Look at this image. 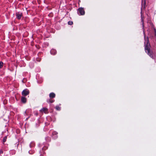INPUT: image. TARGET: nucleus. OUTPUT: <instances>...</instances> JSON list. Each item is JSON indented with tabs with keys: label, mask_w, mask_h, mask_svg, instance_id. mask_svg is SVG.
<instances>
[{
	"label": "nucleus",
	"mask_w": 156,
	"mask_h": 156,
	"mask_svg": "<svg viewBox=\"0 0 156 156\" xmlns=\"http://www.w3.org/2000/svg\"><path fill=\"white\" fill-rule=\"evenodd\" d=\"M148 41H147V44L145 45V50L146 52L147 53L148 55L150 56L151 58H153V53L151 51L150 49V44L148 42Z\"/></svg>",
	"instance_id": "nucleus-1"
},
{
	"label": "nucleus",
	"mask_w": 156,
	"mask_h": 156,
	"mask_svg": "<svg viewBox=\"0 0 156 156\" xmlns=\"http://www.w3.org/2000/svg\"><path fill=\"white\" fill-rule=\"evenodd\" d=\"M29 93V91L25 89L22 92V95L24 96H26L27 95H28Z\"/></svg>",
	"instance_id": "nucleus-2"
},
{
	"label": "nucleus",
	"mask_w": 156,
	"mask_h": 156,
	"mask_svg": "<svg viewBox=\"0 0 156 156\" xmlns=\"http://www.w3.org/2000/svg\"><path fill=\"white\" fill-rule=\"evenodd\" d=\"M78 11L80 14V15H83L85 14L84 9L82 8H80L78 9Z\"/></svg>",
	"instance_id": "nucleus-3"
},
{
	"label": "nucleus",
	"mask_w": 156,
	"mask_h": 156,
	"mask_svg": "<svg viewBox=\"0 0 156 156\" xmlns=\"http://www.w3.org/2000/svg\"><path fill=\"white\" fill-rule=\"evenodd\" d=\"M40 112L41 113L44 112L46 114L48 113V109L46 108H43L42 109L40 110Z\"/></svg>",
	"instance_id": "nucleus-4"
},
{
	"label": "nucleus",
	"mask_w": 156,
	"mask_h": 156,
	"mask_svg": "<svg viewBox=\"0 0 156 156\" xmlns=\"http://www.w3.org/2000/svg\"><path fill=\"white\" fill-rule=\"evenodd\" d=\"M16 16L17 18L18 19H20L22 16V14L21 13H20L17 12L16 13Z\"/></svg>",
	"instance_id": "nucleus-5"
},
{
	"label": "nucleus",
	"mask_w": 156,
	"mask_h": 156,
	"mask_svg": "<svg viewBox=\"0 0 156 156\" xmlns=\"http://www.w3.org/2000/svg\"><path fill=\"white\" fill-rule=\"evenodd\" d=\"M55 94L53 93H51L49 94L50 98H54L55 97Z\"/></svg>",
	"instance_id": "nucleus-6"
},
{
	"label": "nucleus",
	"mask_w": 156,
	"mask_h": 156,
	"mask_svg": "<svg viewBox=\"0 0 156 156\" xmlns=\"http://www.w3.org/2000/svg\"><path fill=\"white\" fill-rule=\"evenodd\" d=\"M27 101V100L26 98H21V102L23 103H25Z\"/></svg>",
	"instance_id": "nucleus-7"
},
{
	"label": "nucleus",
	"mask_w": 156,
	"mask_h": 156,
	"mask_svg": "<svg viewBox=\"0 0 156 156\" xmlns=\"http://www.w3.org/2000/svg\"><path fill=\"white\" fill-rule=\"evenodd\" d=\"M143 0L142 1V6L143 5L144 7V8L145 7V5H146V2L145 1V0H144V1H143Z\"/></svg>",
	"instance_id": "nucleus-8"
},
{
	"label": "nucleus",
	"mask_w": 156,
	"mask_h": 156,
	"mask_svg": "<svg viewBox=\"0 0 156 156\" xmlns=\"http://www.w3.org/2000/svg\"><path fill=\"white\" fill-rule=\"evenodd\" d=\"M3 63L2 62H0V68H1L3 66Z\"/></svg>",
	"instance_id": "nucleus-9"
},
{
	"label": "nucleus",
	"mask_w": 156,
	"mask_h": 156,
	"mask_svg": "<svg viewBox=\"0 0 156 156\" xmlns=\"http://www.w3.org/2000/svg\"><path fill=\"white\" fill-rule=\"evenodd\" d=\"M68 24L69 25H72L73 24V22L72 21H69L68 22Z\"/></svg>",
	"instance_id": "nucleus-10"
},
{
	"label": "nucleus",
	"mask_w": 156,
	"mask_h": 156,
	"mask_svg": "<svg viewBox=\"0 0 156 156\" xmlns=\"http://www.w3.org/2000/svg\"><path fill=\"white\" fill-rule=\"evenodd\" d=\"M54 101L52 100V98H50L49 99V102L50 103H52Z\"/></svg>",
	"instance_id": "nucleus-11"
},
{
	"label": "nucleus",
	"mask_w": 156,
	"mask_h": 156,
	"mask_svg": "<svg viewBox=\"0 0 156 156\" xmlns=\"http://www.w3.org/2000/svg\"><path fill=\"white\" fill-rule=\"evenodd\" d=\"M55 108L57 110H60V108L58 106H56Z\"/></svg>",
	"instance_id": "nucleus-12"
},
{
	"label": "nucleus",
	"mask_w": 156,
	"mask_h": 156,
	"mask_svg": "<svg viewBox=\"0 0 156 156\" xmlns=\"http://www.w3.org/2000/svg\"><path fill=\"white\" fill-rule=\"evenodd\" d=\"M7 138V137L6 136H5V137L3 139V142H5V141H6V139Z\"/></svg>",
	"instance_id": "nucleus-13"
},
{
	"label": "nucleus",
	"mask_w": 156,
	"mask_h": 156,
	"mask_svg": "<svg viewBox=\"0 0 156 156\" xmlns=\"http://www.w3.org/2000/svg\"><path fill=\"white\" fill-rule=\"evenodd\" d=\"M7 103V101L6 99H5L3 101V103L4 104H6Z\"/></svg>",
	"instance_id": "nucleus-14"
},
{
	"label": "nucleus",
	"mask_w": 156,
	"mask_h": 156,
	"mask_svg": "<svg viewBox=\"0 0 156 156\" xmlns=\"http://www.w3.org/2000/svg\"><path fill=\"white\" fill-rule=\"evenodd\" d=\"M34 143H31L30 144V147H31L32 146H33Z\"/></svg>",
	"instance_id": "nucleus-15"
},
{
	"label": "nucleus",
	"mask_w": 156,
	"mask_h": 156,
	"mask_svg": "<svg viewBox=\"0 0 156 156\" xmlns=\"http://www.w3.org/2000/svg\"><path fill=\"white\" fill-rule=\"evenodd\" d=\"M0 154H2L3 153V151H2V150H0Z\"/></svg>",
	"instance_id": "nucleus-16"
},
{
	"label": "nucleus",
	"mask_w": 156,
	"mask_h": 156,
	"mask_svg": "<svg viewBox=\"0 0 156 156\" xmlns=\"http://www.w3.org/2000/svg\"><path fill=\"white\" fill-rule=\"evenodd\" d=\"M36 115H38V113H36Z\"/></svg>",
	"instance_id": "nucleus-17"
}]
</instances>
